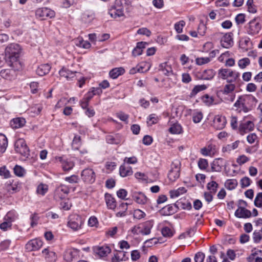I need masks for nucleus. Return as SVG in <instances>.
Segmentation results:
<instances>
[{
    "label": "nucleus",
    "mask_w": 262,
    "mask_h": 262,
    "mask_svg": "<svg viewBox=\"0 0 262 262\" xmlns=\"http://www.w3.org/2000/svg\"><path fill=\"white\" fill-rule=\"evenodd\" d=\"M21 48L17 43H11L5 49L6 61L8 66L15 69L21 68L19 61Z\"/></svg>",
    "instance_id": "obj_1"
},
{
    "label": "nucleus",
    "mask_w": 262,
    "mask_h": 262,
    "mask_svg": "<svg viewBox=\"0 0 262 262\" xmlns=\"http://www.w3.org/2000/svg\"><path fill=\"white\" fill-rule=\"evenodd\" d=\"M239 76V73L229 69H221L218 72L219 77L226 80L229 83L235 81Z\"/></svg>",
    "instance_id": "obj_2"
},
{
    "label": "nucleus",
    "mask_w": 262,
    "mask_h": 262,
    "mask_svg": "<svg viewBox=\"0 0 262 262\" xmlns=\"http://www.w3.org/2000/svg\"><path fill=\"white\" fill-rule=\"evenodd\" d=\"M153 227L152 221H148L134 227L132 231L134 234L141 233L143 235H148Z\"/></svg>",
    "instance_id": "obj_3"
},
{
    "label": "nucleus",
    "mask_w": 262,
    "mask_h": 262,
    "mask_svg": "<svg viewBox=\"0 0 262 262\" xmlns=\"http://www.w3.org/2000/svg\"><path fill=\"white\" fill-rule=\"evenodd\" d=\"M83 223L84 221L80 216L74 214L70 215L68 226L73 231H78L81 228Z\"/></svg>",
    "instance_id": "obj_4"
},
{
    "label": "nucleus",
    "mask_w": 262,
    "mask_h": 262,
    "mask_svg": "<svg viewBox=\"0 0 262 262\" xmlns=\"http://www.w3.org/2000/svg\"><path fill=\"white\" fill-rule=\"evenodd\" d=\"M181 162L178 159L174 160L171 164V168L168 174V178L171 182L175 181L180 176Z\"/></svg>",
    "instance_id": "obj_5"
},
{
    "label": "nucleus",
    "mask_w": 262,
    "mask_h": 262,
    "mask_svg": "<svg viewBox=\"0 0 262 262\" xmlns=\"http://www.w3.org/2000/svg\"><path fill=\"white\" fill-rule=\"evenodd\" d=\"M15 150L25 158H27L29 155V149L26 141L23 139H17L14 144Z\"/></svg>",
    "instance_id": "obj_6"
},
{
    "label": "nucleus",
    "mask_w": 262,
    "mask_h": 262,
    "mask_svg": "<svg viewBox=\"0 0 262 262\" xmlns=\"http://www.w3.org/2000/svg\"><path fill=\"white\" fill-rule=\"evenodd\" d=\"M252 98H253L250 96H241L238 97L237 101L235 102L234 106L237 108H240L239 112L243 111L245 113H247L249 111V108L247 105Z\"/></svg>",
    "instance_id": "obj_7"
},
{
    "label": "nucleus",
    "mask_w": 262,
    "mask_h": 262,
    "mask_svg": "<svg viewBox=\"0 0 262 262\" xmlns=\"http://www.w3.org/2000/svg\"><path fill=\"white\" fill-rule=\"evenodd\" d=\"M37 17L40 18L41 19H45L47 17L52 18L55 16V12L54 11L48 8H38L35 12Z\"/></svg>",
    "instance_id": "obj_8"
},
{
    "label": "nucleus",
    "mask_w": 262,
    "mask_h": 262,
    "mask_svg": "<svg viewBox=\"0 0 262 262\" xmlns=\"http://www.w3.org/2000/svg\"><path fill=\"white\" fill-rule=\"evenodd\" d=\"M108 14L111 17L114 19H118L124 16V10L122 6L116 5L112 7L109 11Z\"/></svg>",
    "instance_id": "obj_9"
},
{
    "label": "nucleus",
    "mask_w": 262,
    "mask_h": 262,
    "mask_svg": "<svg viewBox=\"0 0 262 262\" xmlns=\"http://www.w3.org/2000/svg\"><path fill=\"white\" fill-rule=\"evenodd\" d=\"M69 192V187L65 185L62 184L56 188L54 198L56 200L64 199Z\"/></svg>",
    "instance_id": "obj_10"
},
{
    "label": "nucleus",
    "mask_w": 262,
    "mask_h": 262,
    "mask_svg": "<svg viewBox=\"0 0 262 262\" xmlns=\"http://www.w3.org/2000/svg\"><path fill=\"white\" fill-rule=\"evenodd\" d=\"M82 180L89 183H93L95 181V174L92 169L86 168L81 172Z\"/></svg>",
    "instance_id": "obj_11"
},
{
    "label": "nucleus",
    "mask_w": 262,
    "mask_h": 262,
    "mask_svg": "<svg viewBox=\"0 0 262 262\" xmlns=\"http://www.w3.org/2000/svg\"><path fill=\"white\" fill-rule=\"evenodd\" d=\"M18 70L13 68L12 69H4L0 72V75L2 77L6 80H12L15 78L16 76V70Z\"/></svg>",
    "instance_id": "obj_12"
},
{
    "label": "nucleus",
    "mask_w": 262,
    "mask_h": 262,
    "mask_svg": "<svg viewBox=\"0 0 262 262\" xmlns=\"http://www.w3.org/2000/svg\"><path fill=\"white\" fill-rule=\"evenodd\" d=\"M227 121L224 116L216 115L213 120V126L216 129H222L226 125Z\"/></svg>",
    "instance_id": "obj_13"
},
{
    "label": "nucleus",
    "mask_w": 262,
    "mask_h": 262,
    "mask_svg": "<svg viewBox=\"0 0 262 262\" xmlns=\"http://www.w3.org/2000/svg\"><path fill=\"white\" fill-rule=\"evenodd\" d=\"M42 246V242L37 239L30 241L26 245V248L28 251H34L39 249Z\"/></svg>",
    "instance_id": "obj_14"
},
{
    "label": "nucleus",
    "mask_w": 262,
    "mask_h": 262,
    "mask_svg": "<svg viewBox=\"0 0 262 262\" xmlns=\"http://www.w3.org/2000/svg\"><path fill=\"white\" fill-rule=\"evenodd\" d=\"M225 164L226 161L223 159H216L211 164V169L213 171L220 172L222 170V167L225 166Z\"/></svg>",
    "instance_id": "obj_15"
},
{
    "label": "nucleus",
    "mask_w": 262,
    "mask_h": 262,
    "mask_svg": "<svg viewBox=\"0 0 262 262\" xmlns=\"http://www.w3.org/2000/svg\"><path fill=\"white\" fill-rule=\"evenodd\" d=\"M221 45L225 48H229L233 44V41L231 33H226L221 40Z\"/></svg>",
    "instance_id": "obj_16"
},
{
    "label": "nucleus",
    "mask_w": 262,
    "mask_h": 262,
    "mask_svg": "<svg viewBox=\"0 0 262 262\" xmlns=\"http://www.w3.org/2000/svg\"><path fill=\"white\" fill-rule=\"evenodd\" d=\"M261 29V26L255 21H251L249 24V27L248 30V33L250 35H255L257 34Z\"/></svg>",
    "instance_id": "obj_17"
},
{
    "label": "nucleus",
    "mask_w": 262,
    "mask_h": 262,
    "mask_svg": "<svg viewBox=\"0 0 262 262\" xmlns=\"http://www.w3.org/2000/svg\"><path fill=\"white\" fill-rule=\"evenodd\" d=\"M254 124L250 121H247L245 123H242L240 125L239 127V131L241 135H243L248 132L251 131L254 128Z\"/></svg>",
    "instance_id": "obj_18"
},
{
    "label": "nucleus",
    "mask_w": 262,
    "mask_h": 262,
    "mask_svg": "<svg viewBox=\"0 0 262 262\" xmlns=\"http://www.w3.org/2000/svg\"><path fill=\"white\" fill-rule=\"evenodd\" d=\"M235 215L239 218H248L251 216V213L244 207H239L235 212Z\"/></svg>",
    "instance_id": "obj_19"
},
{
    "label": "nucleus",
    "mask_w": 262,
    "mask_h": 262,
    "mask_svg": "<svg viewBox=\"0 0 262 262\" xmlns=\"http://www.w3.org/2000/svg\"><path fill=\"white\" fill-rule=\"evenodd\" d=\"M94 251L96 254L100 257L106 256L111 252L110 248L107 246L96 247Z\"/></svg>",
    "instance_id": "obj_20"
},
{
    "label": "nucleus",
    "mask_w": 262,
    "mask_h": 262,
    "mask_svg": "<svg viewBox=\"0 0 262 262\" xmlns=\"http://www.w3.org/2000/svg\"><path fill=\"white\" fill-rule=\"evenodd\" d=\"M120 174L122 177L131 176L133 171L130 166H127L125 163L121 165L119 169Z\"/></svg>",
    "instance_id": "obj_21"
},
{
    "label": "nucleus",
    "mask_w": 262,
    "mask_h": 262,
    "mask_svg": "<svg viewBox=\"0 0 262 262\" xmlns=\"http://www.w3.org/2000/svg\"><path fill=\"white\" fill-rule=\"evenodd\" d=\"M26 123L24 118L18 117L13 119L10 122V125L13 128H18L23 127Z\"/></svg>",
    "instance_id": "obj_22"
},
{
    "label": "nucleus",
    "mask_w": 262,
    "mask_h": 262,
    "mask_svg": "<svg viewBox=\"0 0 262 262\" xmlns=\"http://www.w3.org/2000/svg\"><path fill=\"white\" fill-rule=\"evenodd\" d=\"M51 67L48 64H43L39 66L36 69V74L40 76H43L47 74L50 71Z\"/></svg>",
    "instance_id": "obj_23"
},
{
    "label": "nucleus",
    "mask_w": 262,
    "mask_h": 262,
    "mask_svg": "<svg viewBox=\"0 0 262 262\" xmlns=\"http://www.w3.org/2000/svg\"><path fill=\"white\" fill-rule=\"evenodd\" d=\"M215 74V72L212 69L205 70L200 73L199 78L203 80H210L214 77Z\"/></svg>",
    "instance_id": "obj_24"
},
{
    "label": "nucleus",
    "mask_w": 262,
    "mask_h": 262,
    "mask_svg": "<svg viewBox=\"0 0 262 262\" xmlns=\"http://www.w3.org/2000/svg\"><path fill=\"white\" fill-rule=\"evenodd\" d=\"M42 253L45 255L46 260L49 262H54L56 259V254L54 252L50 251L48 249L42 250Z\"/></svg>",
    "instance_id": "obj_25"
},
{
    "label": "nucleus",
    "mask_w": 262,
    "mask_h": 262,
    "mask_svg": "<svg viewBox=\"0 0 262 262\" xmlns=\"http://www.w3.org/2000/svg\"><path fill=\"white\" fill-rule=\"evenodd\" d=\"M77 255V251L74 249H68L64 254V259L68 262H71Z\"/></svg>",
    "instance_id": "obj_26"
},
{
    "label": "nucleus",
    "mask_w": 262,
    "mask_h": 262,
    "mask_svg": "<svg viewBox=\"0 0 262 262\" xmlns=\"http://www.w3.org/2000/svg\"><path fill=\"white\" fill-rule=\"evenodd\" d=\"M105 202L107 207L112 210H114L116 207V201L114 198L110 194H105Z\"/></svg>",
    "instance_id": "obj_27"
},
{
    "label": "nucleus",
    "mask_w": 262,
    "mask_h": 262,
    "mask_svg": "<svg viewBox=\"0 0 262 262\" xmlns=\"http://www.w3.org/2000/svg\"><path fill=\"white\" fill-rule=\"evenodd\" d=\"M134 200L138 204L144 205L145 204L147 201L148 199L147 197L144 194L140 192L134 196Z\"/></svg>",
    "instance_id": "obj_28"
},
{
    "label": "nucleus",
    "mask_w": 262,
    "mask_h": 262,
    "mask_svg": "<svg viewBox=\"0 0 262 262\" xmlns=\"http://www.w3.org/2000/svg\"><path fill=\"white\" fill-rule=\"evenodd\" d=\"M176 211L174 207L171 205H168L163 207L160 212L164 215H170L173 214Z\"/></svg>",
    "instance_id": "obj_29"
},
{
    "label": "nucleus",
    "mask_w": 262,
    "mask_h": 262,
    "mask_svg": "<svg viewBox=\"0 0 262 262\" xmlns=\"http://www.w3.org/2000/svg\"><path fill=\"white\" fill-rule=\"evenodd\" d=\"M7 144L6 137L3 134H0V155L5 151Z\"/></svg>",
    "instance_id": "obj_30"
},
{
    "label": "nucleus",
    "mask_w": 262,
    "mask_h": 262,
    "mask_svg": "<svg viewBox=\"0 0 262 262\" xmlns=\"http://www.w3.org/2000/svg\"><path fill=\"white\" fill-rule=\"evenodd\" d=\"M124 69L122 68H117L112 69L110 72V76L113 79L117 78L119 76L124 73Z\"/></svg>",
    "instance_id": "obj_31"
},
{
    "label": "nucleus",
    "mask_w": 262,
    "mask_h": 262,
    "mask_svg": "<svg viewBox=\"0 0 262 262\" xmlns=\"http://www.w3.org/2000/svg\"><path fill=\"white\" fill-rule=\"evenodd\" d=\"M159 70L161 71L164 75L166 76H169L172 72L171 67L168 65L166 62L161 63L160 65Z\"/></svg>",
    "instance_id": "obj_32"
},
{
    "label": "nucleus",
    "mask_w": 262,
    "mask_h": 262,
    "mask_svg": "<svg viewBox=\"0 0 262 262\" xmlns=\"http://www.w3.org/2000/svg\"><path fill=\"white\" fill-rule=\"evenodd\" d=\"M207 88V86L205 84L198 85L195 86L192 90L189 97L192 98L194 97L199 92L205 90Z\"/></svg>",
    "instance_id": "obj_33"
},
{
    "label": "nucleus",
    "mask_w": 262,
    "mask_h": 262,
    "mask_svg": "<svg viewBox=\"0 0 262 262\" xmlns=\"http://www.w3.org/2000/svg\"><path fill=\"white\" fill-rule=\"evenodd\" d=\"M250 40L248 37L242 38L239 41L240 47L245 50H247L248 48L250 47Z\"/></svg>",
    "instance_id": "obj_34"
},
{
    "label": "nucleus",
    "mask_w": 262,
    "mask_h": 262,
    "mask_svg": "<svg viewBox=\"0 0 262 262\" xmlns=\"http://www.w3.org/2000/svg\"><path fill=\"white\" fill-rule=\"evenodd\" d=\"M237 181L235 179L227 180L225 183V186L227 189L233 190L235 188L237 185Z\"/></svg>",
    "instance_id": "obj_35"
},
{
    "label": "nucleus",
    "mask_w": 262,
    "mask_h": 262,
    "mask_svg": "<svg viewBox=\"0 0 262 262\" xmlns=\"http://www.w3.org/2000/svg\"><path fill=\"white\" fill-rule=\"evenodd\" d=\"M235 85L234 84L230 83L226 84L223 90H222L221 91L223 94L227 95L232 93L235 90Z\"/></svg>",
    "instance_id": "obj_36"
},
{
    "label": "nucleus",
    "mask_w": 262,
    "mask_h": 262,
    "mask_svg": "<svg viewBox=\"0 0 262 262\" xmlns=\"http://www.w3.org/2000/svg\"><path fill=\"white\" fill-rule=\"evenodd\" d=\"M186 189L184 187H181L177 190H171L170 191V196L171 198H175L179 196L180 195L186 192Z\"/></svg>",
    "instance_id": "obj_37"
},
{
    "label": "nucleus",
    "mask_w": 262,
    "mask_h": 262,
    "mask_svg": "<svg viewBox=\"0 0 262 262\" xmlns=\"http://www.w3.org/2000/svg\"><path fill=\"white\" fill-rule=\"evenodd\" d=\"M48 190V186L46 184L40 183L37 187L36 192L38 194L44 195Z\"/></svg>",
    "instance_id": "obj_38"
},
{
    "label": "nucleus",
    "mask_w": 262,
    "mask_h": 262,
    "mask_svg": "<svg viewBox=\"0 0 262 262\" xmlns=\"http://www.w3.org/2000/svg\"><path fill=\"white\" fill-rule=\"evenodd\" d=\"M182 130L181 126L178 123H174L169 128L170 133L173 134H179L181 133Z\"/></svg>",
    "instance_id": "obj_39"
},
{
    "label": "nucleus",
    "mask_w": 262,
    "mask_h": 262,
    "mask_svg": "<svg viewBox=\"0 0 262 262\" xmlns=\"http://www.w3.org/2000/svg\"><path fill=\"white\" fill-rule=\"evenodd\" d=\"M74 165V162L70 160H64L62 162V167L64 171L71 169Z\"/></svg>",
    "instance_id": "obj_40"
},
{
    "label": "nucleus",
    "mask_w": 262,
    "mask_h": 262,
    "mask_svg": "<svg viewBox=\"0 0 262 262\" xmlns=\"http://www.w3.org/2000/svg\"><path fill=\"white\" fill-rule=\"evenodd\" d=\"M150 68V65L149 63H142L140 64L137 66V70L138 72L143 73L144 72L148 71Z\"/></svg>",
    "instance_id": "obj_41"
},
{
    "label": "nucleus",
    "mask_w": 262,
    "mask_h": 262,
    "mask_svg": "<svg viewBox=\"0 0 262 262\" xmlns=\"http://www.w3.org/2000/svg\"><path fill=\"white\" fill-rule=\"evenodd\" d=\"M63 200L60 203V207L62 209H63L64 210H69L70 209L71 207H72V203L71 201L67 199H63Z\"/></svg>",
    "instance_id": "obj_42"
},
{
    "label": "nucleus",
    "mask_w": 262,
    "mask_h": 262,
    "mask_svg": "<svg viewBox=\"0 0 262 262\" xmlns=\"http://www.w3.org/2000/svg\"><path fill=\"white\" fill-rule=\"evenodd\" d=\"M14 172L18 177H23L26 173L25 169L20 166L16 165L14 168Z\"/></svg>",
    "instance_id": "obj_43"
},
{
    "label": "nucleus",
    "mask_w": 262,
    "mask_h": 262,
    "mask_svg": "<svg viewBox=\"0 0 262 262\" xmlns=\"http://www.w3.org/2000/svg\"><path fill=\"white\" fill-rule=\"evenodd\" d=\"M202 101L206 105H210L213 104L214 99L212 97L210 96L208 94H206L202 98Z\"/></svg>",
    "instance_id": "obj_44"
},
{
    "label": "nucleus",
    "mask_w": 262,
    "mask_h": 262,
    "mask_svg": "<svg viewBox=\"0 0 262 262\" xmlns=\"http://www.w3.org/2000/svg\"><path fill=\"white\" fill-rule=\"evenodd\" d=\"M81 145L80 137L76 136L73 140L72 146L74 149H78Z\"/></svg>",
    "instance_id": "obj_45"
},
{
    "label": "nucleus",
    "mask_w": 262,
    "mask_h": 262,
    "mask_svg": "<svg viewBox=\"0 0 262 262\" xmlns=\"http://www.w3.org/2000/svg\"><path fill=\"white\" fill-rule=\"evenodd\" d=\"M145 215V213L140 209L135 210L133 213L134 217L138 220L144 218Z\"/></svg>",
    "instance_id": "obj_46"
},
{
    "label": "nucleus",
    "mask_w": 262,
    "mask_h": 262,
    "mask_svg": "<svg viewBox=\"0 0 262 262\" xmlns=\"http://www.w3.org/2000/svg\"><path fill=\"white\" fill-rule=\"evenodd\" d=\"M159 120V118L155 114L150 115L147 120V123L151 126L154 124L157 123Z\"/></svg>",
    "instance_id": "obj_47"
},
{
    "label": "nucleus",
    "mask_w": 262,
    "mask_h": 262,
    "mask_svg": "<svg viewBox=\"0 0 262 262\" xmlns=\"http://www.w3.org/2000/svg\"><path fill=\"white\" fill-rule=\"evenodd\" d=\"M218 184L215 181H212L207 185V188L210 190V193L214 194L217 190Z\"/></svg>",
    "instance_id": "obj_48"
},
{
    "label": "nucleus",
    "mask_w": 262,
    "mask_h": 262,
    "mask_svg": "<svg viewBox=\"0 0 262 262\" xmlns=\"http://www.w3.org/2000/svg\"><path fill=\"white\" fill-rule=\"evenodd\" d=\"M250 63V60L248 58H244L238 61V65L241 68L244 69L248 66Z\"/></svg>",
    "instance_id": "obj_49"
},
{
    "label": "nucleus",
    "mask_w": 262,
    "mask_h": 262,
    "mask_svg": "<svg viewBox=\"0 0 262 262\" xmlns=\"http://www.w3.org/2000/svg\"><path fill=\"white\" fill-rule=\"evenodd\" d=\"M185 23L183 20H181L177 23L174 25V29L178 33H181L183 31V27L185 26Z\"/></svg>",
    "instance_id": "obj_50"
},
{
    "label": "nucleus",
    "mask_w": 262,
    "mask_h": 262,
    "mask_svg": "<svg viewBox=\"0 0 262 262\" xmlns=\"http://www.w3.org/2000/svg\"><path fill=\"white\" fill-rule=\"evenodd\" d=\"M161 232L164 237H171L173 234L172 230L167 227H164Z\"/></svg>",
    "instance_id": "obj_51"
},
{
    "label": "nucleus",
    "mask_w": 262,
    "mask_h": 262,
    "mask_svg": "<svg viewBox=\"0 0 262 262\" xmlns=\"http://www.w3.org/2000/svg\"><path fill=\"white\" fill-rule=\"evenodd\" d=\"M203 118V114L201 112H198L193 114L192 120L194 123H199Z\"/></svg>",
    "instance_id": "obj_52"
},
{
    "label": "nucleus",
    "mask_w": 262,
    "mask_h": 262,
    "mask_svg": "<svg viewBox=\"0 0 262 262\" xmlns=\"http://www.w3.org/2000/svg\"><path fill=\"white\" fill-rule=\"evenodd\" d=\"M254 204L257 207H262V192L257 194L254 200Z\"/></svg>",
    "instance_id": "obj_53"
},
{
    "label": "nucleus",
    "mask_w": 262,
    "mask_h": 262,
    "mask_svg": "<svg viewBox=\"0 0 262 262\" xmlns=\"http://www.w3.org/2000/svg\"><path fill=\"white\" fill-rule=\"evenodd\" d=\"M16 218V215L14 213L9 212L5 216L4 220L7 222H10V223L11 224V223L13 222Z\"/></svg>",
    "instance_id": "obj_54"
},
{
    "label": "nucleus",
    "mask_w": 262,
    "mask_h": 262,
    "mask_svg": "<svg viewBox=\"0 0 262 262\" xmlns=\"http://www.w3.org/2000/svg\"><path fill=\"white\" fill-rule=\"evenodd\" d=\"M210 61V58L209 57H200L197 58L195 59L196 63L198 65H203L208 63Z\"/></svg>",
    "instance_id": "obj_55"
},
{
    "label": "nucleus",
    "mask_w": 262,
    "mask_h": 262,
    "mask_svg": "<svg viewBox=\"0 0 262 262\" xmlns=\"http://www.w3.org/2000/svg\"><path fill=\"white\" fill-rule=\"evenodd\" d=\"M59 75L61 77H64L66 78L69 77V74L73 75L72 73V71H69V70L66 69L64 68H62L59 72Z\"/></svg>",
    "instance_id": "obj_56"
},
{
    "label": "nucleus",
    "mask_w": 262,
    "mask_h": 262,
    "mask_svg": "<svg viewBox=\"0 0 262 262\" xmlns=\"http://www.w3.org/2000/svg\"><path fill=\"white\" fill-rule=\"evenodd\" d=\"M249 160V158H248L245 155H241L239 156L236 159V162L240 165H243L248 162Z\"/></svg>",
    "instance_id": "obj_57"
},
{
    "label": "nucleus",
    "mask_w": 262,
    "mask_h": 262,
    "mask_svg": "<svg viewBox=\"0 0 262 262\" xmlns=\"http://www.w3.org/2000/svg\"><path fill=\"white\" fill-rule=\"evenodd\" d=\"M205 258V254L202 252H198L194 256L195 262H203Z\"/></svg>",
    "instance_id": "obj_58"
},
{
    "label": "nucleus",
    "mask_w": 262,
    "mask_h": 262,
    "mask_svg": "<svg viewBox=\"0 0 262 262\" xmlns=\"http://www.w3.org/2000/svg\"><path fill=\"white\" fill-rule=\"evenodd\" d=\"M199 168L202 170L205 169L208 166V162L204 159H200L198 162Z\"/></svg>",
    "instance_id": "obj_59"
},
{
    "label": "nucleus",
    "mask_w": 262,
    "mask_h": 262,
    "mask_svg": "<svg viewBox=\"0 0 262 262\" xmlns=\"http://www.w3.org/2000/svg\"><path fill=\"white\" fill-rule=\"evenodd\" d=\"M212 146L209 145L207 147H204L201 149V152L202 154L204 156L210 155L212 152Z\"/></svg>",
    "instance_id": "obj_60"
},
{
    "label": "nucleus",
    "mask_w": 262,
    "mask_h": 262,
    "mask_svg": "<svg viewBox=\"0 0 262 262\" xmlns=\"http://www.w3.org/2000/svg\"><path fill=\"white\" fill-rule=\"evenodd\" d=\"M250 179L247 177H244L241 180V185L242 187H246L249 186L250 184Z\"/></svg>",
    "instance_id": "obj_61"
},
{
    "label": "nucleus",
    "mask_w": 262,
    "mask_h": 262,
    "mask_svg": "<svg viewBox=\"0 0 262 262\" xmlns=\"http://www.w3.org/2000/svg\"><path fill=\"white\" fill-rule=\"evenodd\" d=\"M206 29V27L205 25L203 23H201L198 26V32L200 35L203 36L205 34Z\"/></svg>",
    "instance_id": "obj_62"
},
{
    "label": "nucleus",
    "mask_w": 262,
    "mask_h": 262,
    "mask_svg": "<svg viewBox=\"0 0 262 262\" xmlns=\"http://www.w3.org/2000/svg\"><path fill=\"white\" fill-rule=\"evenodd\" d=\"M253 239L254 243H259L261 240L262 236L259 231H255L253 232Z\"/></svg>",
    "instance_id": "obj_63"
},
{
    "label": "nucleus",
    "mask_w": 262,
    "mask_h": 262,
    "mask_svg": "<svg viewBox=\"0 0 262 262\" xmlns=\"http://www.w3.org/2000/svg\"><path fill=\"white\" fill-rule=\"evenodd\" d=\"M247 141L250 144H252L257 140V136L254 133L251 134L247 137Z\"/></svg>",
    "instance_id": "obj_64"
}]
</instances>
